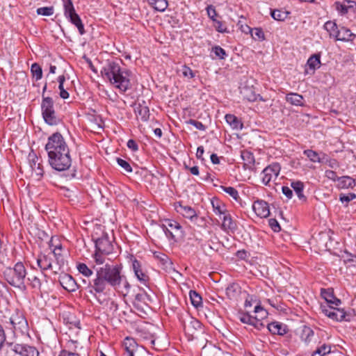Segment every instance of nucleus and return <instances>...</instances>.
<instances>
[{"label":"nucleus","instance_id":"obj_1","mask_svg":"<svg viewBox=\"0 0 356 356\" xmlns=\"http://www.w3.org/2000/svg\"><path fill=\"white\" fill-rule=\"evenodd\" d=\"M122 266L119 265H111L106 264L103 266L95 268V275L92 280H83V283L87 284L89 293L96 296L97 293H103L108 286L117 289L124 280V275L122 273Z\"/></svg>","mask_w":356,"mask_h":356},{"label":"nucleus","instance_id":"obj_2","mask_svg":"<svg viewBox=\"0 0 356 356\" xmlns=\"http://www.w3.org/2000/svg\"><path fill=\"white\" fill-rule=\"evenodd\" d=\"M45 150L48 154L49 163L54 170L64 171L71 166L70 149L60 133L56 132L48 138Z\"/></svg>","mask_w":356,"mask_h":356},{"label":"nucleus","instance_id":"obj_3","mask_svg":"<svg viewBox=\"0 0 356 356\" xmlns=\"http://www.w3.org/2000/svg\"><path fill=\"white\" fill-rule=\"evenodd\" d=\"M102 76L120 90L125 92L130 88L131 72L122 69L118 63L108 61L102 68Z\"/></svg>","mask_w":356,"mask_h":356},{"label":"nucleus","instance_id":"obj_4","mask_svg":"<svg viewBox=\"0 0 356 356\" xmlns=\"http://www.w3.org/2000/svg\"><path fill=\"white\" fill-rule=\"evenodd\" d=\"M26 275V269L22 262H17L14 267L7 268L3 271V277L7 282L19 289H26L24 281Z\"/></svg>","mask_w":356,"mask_h":356},{"label":"nucleus","instance_id":"obj_5","mask_svg":"<svg viewBox=\"0 0 356 356\" xmlns=\"http://www.w3.org/2000/svg\"><path fill=\"white\" fill-rule=\"evenodd\" d=\"M51 97H43L41 103V111L44 122L51 126L57 125L60 120L57 115Z\"/></svg>","mask_w":356,"mask_h":356},{"label":"nucleus","instance_id":"obj_6","mask_svg":"<svg viewBox=\"0 0 356 356\" xmlns=\"http://www.w3.org/2000/svg\"><path fill=\"white\" fill-rule=\"evenodd\" d=\"M320 309L325 316L330 318L337 321H342L346 319V313L342 309L334 307L332 305H321Z\"/></svg>","mask_w":356,"mask_h":356},{"label":"nucleus","instance_id":"obj_7","mask_svg":"<svg viewBox=\"0 0 356 356\" xmlns=\"http://www.w3.org/2000/svg\"><path fill=\"white\" fill-rule=\"evenodd\" d=\"M182 326L185 334L191 339L195 337V334L197 331L202 330L200 321L191 316H188L187 319L183 321Z\"/></svg>","mask_w":356,"mask_h":356},{"label":"nucleus","instance_id":"obj_8","mask_svg":"<svg viewBox=\"0 0 356 356\" xmlns=\"http://www.w3.org/2000/svg\"><path fill=\"white\" fill-rule=\"evenodd\" d=\"M280 165L277 163L265 168L262 171V183L266 186L270 181L275 179L280 174Z\"/></svg>","mask_w":356,"mask_h":356},{"label":"nucleus","instance_id":"obj_9","mask_svg":"<svg viewBox=\"0 0 356 356\" xmlns=\"http://www.w3.org/2000/svg\"><path fill=\"white\" fill-rule=\"evenodd\" d=\"M95 243L96 250L102 254H109L113 252V246L107 234H104L101 237L97 238Z\"/></svg>","mask_w":356,"mask_h":356},{"label":"nucleus","instance_id":"obj_10","mask_svg":"<svg viewBox=\"0 0 356 356\" xmlns=\"http://www.w3.org/2000/svg\"><path fill=\"white\" fill-rule=\"evenodd\" d=\"M58 282L62 287L69 291L74 292L78 289V284L75 280L69 274L62 273L58 277Z\"/></svg>","mask_w":356,"mask_h":356},{"label":"nucleus","instance_id":"obj_11","mask_svg":"<svg viewBox=\"0 0 356 356\" xmlns=\"http://www.w3.org/2000/svg\"><path fill=\"white\" fill-rule=\"evenodd\" d=\"M37 264L42 271L51 270L54 272L55 266H53V259L51 253H40L37 257Z\"/></svg>","mask_w":356,"mask_h":356},{"label":"nucleus","instance_id":"obj_12","mask_svg":"<svg viewBox=\"0 0 356 356\" xmlns=\"http://www.w3.org/2000/svg\"><path fill=\"white\" fill-rule=\"evenodd\" d=\"M334 37L338 41L353 42L356 38V34L353 33L349 29L342 26L336 31Z\"/></svg>","mask_w":356,"mask_h":356},{"label":"nucleus","instance_id":"obj_13","mask_svg":"<svg viewBox=\"0 0 356 356\" xmlns=\"http://www.w3.org/2000/svg\"><path fill=\"white\" fill-rule=\"evenodd\" d=\"M252 209L260 218H266L270 215L268 204L264 200L255 201L252 204Z\"/></svg>","mask_w":356,"mask_h":356},{"label":"nucleus","instance_id":"obj_14","mask_svg":"<svg viewBox=\"0 0 356 356\" xmlns=\"http://www.w3.org/2000/svg\"><path fill=\"white\" fill-rule=\"evenodd\" d=\"M181 225L175 220H168L166 225H163V229L165 235L171 238H175V233H177L181 230Z\"/></svg>","mask_w":356,"mask_h":356},{"label":"nucleus","instance_id":"obj_15","mask_svg":"<svg viewBox=\"0 0 356 356\" xmlns=\"http://www.w3.org/2000/svg\"><path fill=\"white\" fill-rule=\"evenodd\" d=\"M177 212L180 213L184 218H188L193 222L197 219V215L195 210L189 206H184L180 202L175 207Z\"/></svg>","mask_w":356,"mask_h":356},{"label":"nucleus","instance_id":"obj_16","mask_svg":"<svg viewBox=\"0 0 356 356\" xmlns=\"http://www.w3.org/2000/svg\"><path fill=\"white\" fill-rule=\"evenodd\" d=\"M241 94L244 99L248 102L257 101L259 98L261 101H265L259 95H257L252 87L245 86L241 89Z\"/></svg>","mask_w":356,"mask_h":356},{"label":"nucleus","instance_id":"obj_17","mask_svg":"<svg viewBox=\"0 0 356 356\" xmlns=\"http://www.w3.org/2000/svg\"><path fill=\"white\" fill-rule=\"evenodd\" d=\"M10 321L15 330H19L23 332L27 327L26 320L22 314L17 313L16 314L12 315Z\"/></svg>","mask_w":356,"mask_h":356},{"label":"nucleus","instance_id":"obj_18","mask_svg":"<svg viewBox=\"0 0 356 356\" xmlns=\"http://www.w3.org/2000/svg\"><path fill=\"white\" fill-rule=\"evenodd\" d=\"M132 268L135 275L139 281L144 284H146L149 281V276L143 272L141 264L139 261L134 259L132 261Z\"/></svg>","mask_w":356,"mask_h":356},{"label":"nucleus","instance_id":"obj_19","mask_svg":"<svg viewBox=\"0 0 356 356\" xmlns=\"http://www.w3.org/2000/svg\"><path fill=\"white\" fill-rule=\"evenodd\" d=\"M29 161L32 171L37 176L42 177L44 173V170L42 165L40 162H38L39 159L37 157V156L34 153L29 154Z\"/></svg>","mask_w":356,"mask_h":356},{"label":"nucleus","instance_id":"obj_20","mask_svg":"<svg viewBox=\"0 0 356 356\" xmlns=\"http://www.w3.org/2000/svg\"><path fill=\"white\" fill-rule=\"evenodd\" d=\"M122 347L127 356H134L138 345L134 339L126 337L123 341Z\"/></svg>","mask_w":356,"mask_h":356},{"label":"nucleus","instance_id":"obj_21","mask_svg":"<svg viewBox=\"0 0 356 356\" xmlns=\"http://www.w3.org/2000/svg\"><path fill=\"white\" fill-rule=\"evenodd\" d=\"M321 295L326 301V305L338 306L341 304V300L334 296L333 292L330 289H322Z\"/></svg>","mask_w":356,"mask_h":356},{"label":"nucleus","instance_id":"obj_22","mask_svg":"<svg viewBox=\"0 0 356 356\" xmlns=\"http://www.w3.org/2000/svg\"><path fill=\"white\" fill-rule=\"evenodd\" d=\"M13 350L22 356H35L38 354L34 348L22 344L15 345Z\"/></svg>","mask_w":356,"mask_h":356},{"label":"nucleus","instance_id":"obj_23","mask_svg":"<svg viewBox=\"0 0 356 356\" xmlns=\"http://www.w3.org/2000/svg\"><path fill=\"white\" fill-rule=\"evenodd\" d=\"M334 6L336 10L341 15H346L348 13L350 10H354L356 8V3L354 1H347L346 2L341 3L339 1H336L334 3Z\"/></svg>","mask_w":356,"mask_h":356},{"label":"nucleus","instance_id":"obj_24","mask_svg":"<svg viewBox=\"0 0 356 356\" xmlns=\"http://www.w3.org/2000/svg\"><path fill=\"white\" fill-rule=\"evenodd\" d=\"M269 332L273 334L284 335L287 332V327L286 325L279 322H273L268 324L267 326Z\"/></svg>","mask_w":356,"mask_h":356},{"label":"nucleus","instance_id":"obj_25","mask_svg":"<svg viewBox=\"0 0 356 356\" xmlns=\"http://www.w3.org/2000/svg\"><path fill=\"white\" fill-rule=\"evenodd\" d=\"M355 180L349 176H342L339 178L337 187L339 189L353 188Z\"/></svg>","mask_w":356,"mask_h":356},{"label":"nucleus","instance_id":"obj_26","mask_svg":"<svg viewBox=\"0 0 356 356\" xmlns=\"http://www.w3.org/2000/svg\"><path fill=\"white\" fill-rule=\"evenodd\" d=\"M237 226L236 223L234 220H233L231 215L227 211L226 214L222 215V228L225 231L230 230L234 231L236 230Z\"/></svg>","mask_w":356,"mask_h":356},{"label":"nucleus","instance_id":"obj_27","mask_svg":"<svg viewBox=\"0 0 356 356\" xmlns=\"http://www.w3.org/2000/svg\"><path fill=\"white\" fill-rule=\"evenodd\" d=\"M241 159L244 162V167L245 169H251L255 162L253 154L248 150H243L241 154Z\"/></svg>","mask_w":356,"mask_h":356},{"label":"nucleus","instance_id":"obj_28","mask_svg":"<svg viewBox=\"0 0 356 356\" xmlns=\"http://www.w3.org/2000/svg\"><path fill=\"white\" fill-rule=\"evenodd\" d=\"M137 118H140L143 122L148 120L149 117V110L148 106L138 104L134 108Z\"/></svg>","mask_w":356,"mask_h":356},{"label":"nucleus","instance_id":"obj_29","mask_svg":"<svg viewBox=\"0 0 356 356\" xmlns=\"http://www.w3.org/2000/svg\"><path fill=\"white\" fill-rule=\"evenodd\" d=\"M148 301H150V296L143 289H140L135 296L134 304L136 307H140L142 303L147 305Z\"/></svg>","mask_w":356,"mask_h":356},{"label":"nucleus","instance_id":"obj_30","mask_svg":"<svg viewBox=\"0 0 356 356\" xmlns=\"http://www.w3.org/2000/svg\"><path fill=\"white\" fill-rule=\"evenodd\" d=\"M291 187L295 191L298 197L300 200L306 201L307 198L305 196V195L303 194V190H304L305 185L302 181H292L291 183Z\"/></svg>","mask_w":356,"mask_h":356},{"label":"nucleus","instance_id":"obj_31","mask_svg":"<svg viewBox=\"0 0 356 356\" xmlns=\"http://www.w3.org/2000/svg\"><path fill=\"white\" fill-rule=\"evenodd\" d=\"M303 97L298 93H289L286 96V101L294 106H303Z\"/></svg>","mask_w":356,"mask_h":356},{"label":"nucleus","instance_id":"obj_32","mask_svg":"<svg viewBox=\"0 0 356 356\" xmlns=\"http://www.w3.org/2000/svg\"><path fill=\"white\" fill-rule=\"evenodd\" d=\"M226 122L230 124V126L235 129H242L243 124V123L233 114L225 115Z\"/></svg>","mask_w":356,"mask_h":356},{"label":"nucleus","instance_id":"obj_33","mask_svg":"<svg viewBox=\"0 0 356 356\" xmlns=\"http://www.w3.org/2000/svg\"><path fill=\"white\" fill-rule=\"evenodd\" d=\"M149 4L156 11L163 12L168 6L167 0H148Z\"/></svg>","mask_w":356,"mask_h":356},{"label":"nucleus","instance_id":"obj_34","mask_svg":"<svg viewBox=\"0 0 356 356\" xmlns=\"http://www.w3.org/2000/svg\"><path fill=\"white\" fill-rule=\"evenodd\" d=\"M66 17L68 18L70 21L77 27L79 33L81 35L84 33L85 31L83 24L80 17L76 14V12L74 14L67 16Z\"/></svg>","mask_w":356,"mask_h":356},{"label":"nucleus","instance_id":"obj_35","mask_svg":"<svg viewBox=\"0 0 356 356\" xmlns=\"http://www.w3.org/2000/svg\"><path fill=\"white\" fill-rule=\"evenodd\" d=\"M303 154L312 162L323 163L325 157V154H323V157H321L320 154L316 151L312 149H307L303 152Z\"/></svg>","mask_w":356,"mask_h":356},{"label":"nucleus","instance_id":"obj_36","mask_svg":"<svg viewBox=\"0 0 356 356\" xmlns=\"http://www.w3.org/2000/svg\"><path fill=\"white\" fill-rule=\"evenodd\" d=\"M52 253L56 260V264H57V266H55V270H54V273L55 274H57L58 273V271L61 270L62 267L63 266V265L65 264V261L63 258L61 251L58 250V249H53Z\"/></svg>","mask_w":356,"mask_h":356},{"label":"nucleus","instance_id":"obj_37","mask_svg":"<svg viewBox=\"0 0 356 356\" xmlns=\"http://www.w3.org/2000/svg\"><path fill=\"white\" fill-rule=\"evenodd\" d=\"M321 54H314L312 56H311L307 62V65L309 66V69L314 71L316 68L320 67L321 65Z\"/></svg>","mask_w":356,"mask_h":356},{"label":"nucleus","instance_id":"obj_38","mask_svg":"<svg viewBox=\"0 0 356 356\" xmlns=\"http://www.w3.org/2000/svg\"><path fill=\"white\" fill-rule=\"evenodd\" d=\"M211 204L213 209V211L216 215H218L220 218L221 216L226 214L227 212V209H225V206L220 202H219L218 200H212Z\"/></svg>","mask_w":356,"mask_h":356},{"label":"nucleus","instance_id":"obj_39","mask_svg":"<svg viewBox=\"0 0 356 356\" xmlns=\"http://www.w3.org/2000/svg\"><path fill=\"white\" fill-rule=\"evenodd\" d=\"M189 296L191 303L195 308H199L202 306V299L198 293L195 291L191 290L189 293Z\"/></svg>","mask_w":356,"mask_h":356},{"label":"nucleus","instance_id":"obj_40","mask_svg":"<svg viewBox=\"0 0 356 356\" xmlns=\"http://www.w3.org/2000/svg\"><path fill=\"white\" fill-rule=\"evenodd\" d=\"M331 352V346L326 343L321 345L317 349L313 352L312 356H324Z\"/></svg>","mask_w":356,"mask_h":356},{"label":"nucleus","instance_id":"obj_41","mask_svg":"<svg viewBox=\"0 0 356 356\" xmlns=\"http://www.w3.org/2000/svg\"><path fill=\"white\" fill-rule=\"evenodd\" d=\"M76 268L78 271L87 278L93 275L92 270L88 268V266L84 263H79Z\"/></svg>","mask_w":356,"mask_h":356},{"label":"nucleus","instance_id":"obj_42","mask_svg":"<svg viewBox=\"0 0 356 356\" xmlns=\"http://www.w3.org/2000/svg\"><path fill=\"white\" fill-rule=\"evenodd\" d=\"M220 188L229 194L234 200L238 202L241 200L237 190L234 187L220 186Z\"/></svg>","mask_w":356,"mask_h":356},{"label":"nucleus","instance_id":"obj_43","mask_svg":"<svg viewBox=\"0 0 356 356\" xmlns=\"http://www.w3.org/2000/svg\"><path fill=\"white\" fill-rule=\"evenodd\" d=\"M65 81V77L64 75H60L58 78V81L59 83L58 88L60 90V97L63 99H67L69 97L68 92L64 88L63 84Z\"/></svg>","mask_w":356,"mask_h":356},{"label":"nucleus","instance_id":"obj_44","mask_svg":"<svg viewBox=\"0 0 356 356\" xmlns=\"http://www.w3.org/2000/svg\"><path fill=\"white\" fill-rule=\"evenodd\" d=\"M238 318L243 323L251 325H256L255 323H258L257 321V317H253L248 314H241L239 315Z\"/></svg>","mask_w":356,"mask_h":356},{"label":"nucleus","instance_id":"obj_45","mask_svg":"<svg viewBox=\"0 0 356 356\" xmlns=\"http://www.w3.org/2000/svg\"><path fill=\"white\" fill-rule=\"evenodd\" d=\"M31 72L33 77L35 78L36 81L40 80L42 76V70L41 67L37 63L32 64L31 67Z\"/></svg>","mask_w":356,"mask_h":356},{"label":"nucleus","instance_id":"obj_46","mask_svg":"<svg viewBox=\"0 0 356 356\" xmlns=\"http://www.w3.org/2000/svg\"><path fill=\"white\" fill-rule=\"evenodd\" d=\"M288 13L281 10H273L271 11V17L277 21H284L288 16Z\"/></svg>","mask_w":356,"mask_h":356},{"label":"nucleus","instance_id":"obj_47","mask_svg":"<svg viewBox=\"0 0 356 356\" xmlns=\"http://www.w3.org/2000/svg\"><path fill=\"white\" fill-rule=\"evenodd\" d=\"M251 36L254 40L263 41L265 39L264 33L261 28H254Z\"/></svg>","mask_w":356,"mask_h":356},{"label":"nucleus","instance_id":"obj_48","mask_svg":"<svg viewBox=\"0 0 356 356\" xmlns=\"http://www.w3.org/2000/svg\"><path fill=\"white\" fill-rule=\"evenodd\" d=\"M63 2L64 3L65 17L74 14L76 12L72 0H63Z\"/></svg>","mask_w":356,"mask_h":356},{"label":"nucleus","instance_id":"obj_49","mask_svg":"<svg viewBox=\"0 0 356 356\" xmlns=\"http://www.w3.org/2000/svg\"><path fill=\"white\" fill-rule=\"evenodd\" d=\"M314 331L309 327H305L302 330V339L306 342L309 343L312 337L314 336Z\"/></svg>","mask_w":356,"mask_h":356},{"label":"nucleus","instance_id":"obj_50","mask_svg":"<svg viewBox=\"0 0 356 356\" xmlns=\"http://www.w3.org/2000/svg\"><path fill=\"white\" fill-rule=\"evenodd\" d=\"M28 281L30 285L35 290H40L42 282L36 276H31L28 277Z\"/></svg>","mask_w":356,"mask_h":356},{"label":"nucleus","instance_id":"obj_51","mask_svg":"<svg viewBox=\"0 0 356 356\" xmlns=\"http://www.w3.org/2000/svg\"><path fill=\"white\" fill-rule=\"evenodd\" d=\"M38 15H44V16H51L54 14V7H42L38 8L36 10Z\"/></svg>","mask_w":356,"mask_h":356},{"label":"nucleus","instance_id":"obj_52","mask_svg":"<svg viewBox=\"0 0 356 356\" xmlns=\"http://www.w3.org/2000/svg\"><path fill=\"white\" fill-rule=\"evenodd\" d=\"M211 52L214 53L216 57L220 59H224L227 56L225 51L220 46L213 47Z\"/></svg>","mask_w":356,"mask_h":356},{"label":"nucleus","instance_id":"obj_53","mask_svg":"<svg viewBox=\"0 0 356 356\" xmlns=\"http://www.w3.org/2000/svg\"><path fill=\"white\" fill-rule=\"evenodd\" d=\"M356 198V195L353 193H349L348 194L341 193L339 195V200L344 203L346 202L348 204L351 200Z\"/></svg>","mask_w":356,"mask_h":356},{"label":"nucleus","instance_id":"obj_54","mask_svg":"<svg viewBox=\"0 0 356 356\" xmlns=\"http://www.w3.org/2000/svg\"><path fill=\"white\" fill-rule=\"evenodd\" d=\"M180 71L182 75L188 79H192L195 76V74L193 70L186 65L181 66Z\"/></svg>","mask_w":356,"mask_h":356},{"label":"nucleus","instance_id":"obj_55","mask_svg":"<svg viewBox=\"0 0 356 356\" xmlns=\"http://www.w3.org/2000/svg\"><path fill=\"white\" fill-rule=\"evenodd\" d=\"M117 163L127 172H132V168L131 167L130 164L127 161H125L122 159H120V158H117Z\"/></svg>","mask_w":356,"mask_h":356},{"label":"nucleus","instance_id":"obj_56","mask_svg":"<svg viewBox=\"0 0 356 356\" xmlns=\"http://www.w3.org/2000/svg\"><path fill=\"white\" fill-rule=\"evenodd\" d=\"M254 312L255 313L258 314L257 317L260 320L266 318L268 316V312L266 309H264L262 307H261L260 305H257L254 307Z\"/></svg>","mask_w":356,"mask_h":356},{"label":"nucleus","instance_id":"obj_57","mask_svg":"<svg viewBox=\"0 0 356 356\" xmlns=\"http://www.w3.org/2000/svg\"><path fill=\"white\" fill-rule=\"evenodd\" d=\"M103 254H102L101 252L95 250V252L93 254L92 257L97 264L100 265L104 263L105 259L103 257Z\"/></svg>","mask_w":356,"mask_h":356},{"label":"nucleus","instance_id":"obj_58","mask_svg":"<svg viewBox=\"0 0 356 356\" xmlns=\"http://www.w3.org/2000/svg\"><path fill=\"white\" fill-rule=\"evenodd\" d=\"M325 28L328 31H330V35H334L336 34V31L339 30L337 24L331 21L327 22L325 24Z\"/></svg>","mask_w":356,"mask_h":356},{"label":"nucleus","instance_id":"obj_59","mask_svg":"<svg viewBox=\"0 0 356 356\" xmlns=\"http://www.w3.org/2000/svg\"><path fill=\"white\" fill-rule=\"evenodd\" d=\"M207 12L209 17L213 21L216 19V17L218 16L216 8L213 6L209 5L207 7Z\"/></svg>","mask_w":356,"mask_h":356},{"label":"nucleus","instance_id":"obj_60","mask_svg":"<svg viewBox=\"0 0 356 356\" xmlns=\"http://www.w3.org/2000/svg\"><path fill=\"white\" fill-rule=\"evenodd\" d=\"M188 124L194 126L197 129L201 130V131H205L206 130V126L202 124V122L191 119L188 122Z\"/></svg>","mask_w":356,"mask_h":356},{"label":"nucleus","instance_id":"obj_61","mask_svg":"<svg viewBox=\"0 0 356 356\" xmlns=\"http://www.w3.org/2000/svg\"><path fill=\"white\" fill-rule=\"evenodd\" d=\"M236 286L234 284H229L226 289V294L231 299L236 296Z\"/></svg>","mask_w":356,"mask_h":356},{"label":"nucleus","instance_id":"obj_62","mask_svg":"<svg viewBox=\"0 0 356 356\" xmlns=\"http://www.w3.org/2000/svg\"><path fill=\"white\" fill-rule=\"evenodd\" d=\"M269 225L274 232H279L281 229L280 224L275 218L269 220Z\"/></svg>","mask_w":356,"mask_h":356},{"label":"nucleus","instance_id":"obj_63","mask_svg":"<svg viewBox=\"0 0 356 356\" xmlns=\"http://www.w3.org/2000/svg\"><path fill=\"white\" fill-rule=\"evenodd\" d=\"M213 26L216 28V29L221 33L226 31V28L225 27V25L219 20L216 19L213 21Z\"/></svg>","mask_w":356,"mask_h":356},{"label":"nucleus","instance_id":"obj_64","mask_svg":"<svg viewBox=\"0 0 356 356\" xmlns=\"http://www.w3.org/2000/svg\"><path fill=\"white\" fill-rule=\"evenodd\" d=\"M325 176L330 180L333 181H338L339 178L340 177H338L337 175V173L333 170H327L325 172Z\"/></svg>","mask_w":356,"mask_h":356}]
</instances>
